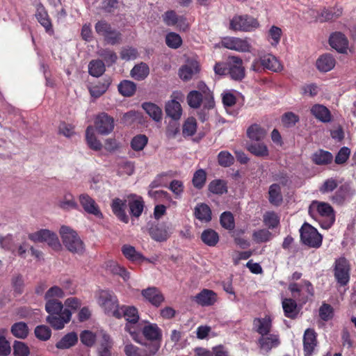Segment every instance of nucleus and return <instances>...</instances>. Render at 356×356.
<instances>
[{
	"label": "nucleus",
	"instance_id": "obj_1",
	"mask_svg": "<svg viewBox=\"0 0 356 356\" xmlns=\"http://www.w3.org/2000/svg\"><path fill=\"white\" fill-rule=\"evenodd\" d=\"M309 213L325 229H328L335 220L334 209L327 202L313 201L309 205Z\"/></svg>",
	"mask_w": 356,
	"mask_h": 356
},
{
	"label": "nucleus",
	"instance_id": "obj_2",
	"mask_svg": "<svg viewBox=\"0 0 356 356\" xmlns=\"http://www.w3.org/2000/svg\"><path fill=\"white\" fill-rule=\"evenodd\" d=\"M121 318L124 317L127 321L124 330L127 332L132 339L136 343H142V336L140 335V325L138 323L139 315L138 310L133 306H122L120 309Z\"/></svg>",
	"mask_w": 356,
	"mask_h": 356
},
{
	"label": "nucleus",
	"instance_id": "obj_3",
	"mask_svg": "<svg viewBox=\"0 0 356 356\" xmlns=\"http://www.w3.org/2000/svg\"><path fill=\"white\" fill-rule=\"evenodd\" d=\"M60 235L65 248L74 254H82L85 250L83 242L76 231L71 227L63 225L60 228Z\"/></svg>",
	"mask_w": 356,
	"mask_h": 356
},
{
	"label": "nucleus",
	"instance_id": "obj_4",
	"mask_svg": "<svg viewBox=\"0 0 356 356\" xmlns=\"http://www.w3.org/2000/svg\"><path fill=\"white\" fill-rule=\"evenodd\" d=\"M97 300L99 305L104 312L117 318H121L120 314V307L116 296L110 291L101 290L97 294Z\"/></svg>",
	"mask_w": 356,
	"mask_h": 356
},
{
	"label": "nucleus",
	"instance_id": "obj_5",
	"mask_svg": "<svg viewBox=\"0 0 356 356\" xmlns=\"http://www.w3.org/2000/svg\"><path fill=\"white\" fill-rule=\"evenodd\" d=\"M29 238L34 243H47L49 247L56 251L61 249V244L57 235L49 229H42L30 233Z\"/></svg>",
	"mask_w": 356,
	"mask_h": 356
},
{
	"label": "nucleus",
	"instance_id": "obj_6",
	"mask_svg": "<svg viewBox=\"0 0 356 356\" xmlns=\"http://www.w3.org/2000/svg\"><path fill=\"white\" fill-rule=\"evenodd\" d=\"M300 232L301 241L304 244L312 248H318L321 245L322 236L314 227L305 223Z\"/></svg>",
	"mask_w": 356,
	"mask_h": 356
},
{
	"label": "nucleus",
	"instance_id": "obj_7",
	"mask_svg": "<svg viewBox=\"0 0 356 356\" xmlns=\"http://www.w3.org/2000/svg\"><path fill=\"white\" fill-rule=\"evenodd\" d=\"M141 344H145L147 348H139L131 343H126L124 347L126 356H154L160 349L159 343H150L147 346L142 342Z\"/></svg>",
	"mask_w": 356,
	"mask_h": 356
},
{
	"label": "nucleus",
	"instance_id": "obj_8",
	"mask_svg": "<svg viewBox=\"0 0 356 356\" xmlns=\"http://www.w3.org/2000/svg\"><path fill=\"white\" fill-rule=\"evenodd\" d=\"M259 26L256 19L248 15H236L230 21L229 28L234 31H251Z\"/></svg>",
	"mask_w": 356,
	"mask_h": 356
},
{
	"label": "nucleus",
	"instance_id": "obj_9",
	"mask_svg": "<svg viewBox=\"0 0 356 356\" xmlns=\"http://www.w3.org/2000/svg\"><path fill=\"white\" fill-rule=\"evenodd\" d=\"M350 265L344 257L336 259L334 267V277L341 286L346 285L350 280Z\"/></svg>",
	"mask_w": 356,
	"mask_h": 356
},
{
	"label": "nucleus",
	"instance_id": "obj_10",
	"mask_svg": "<svg viewBox=\"0 0 356 356\" xmlns=\"http://www.w3.org/2000/svg\"><path fill=\"white\" fill-rule=\"evenodd\" d=\"M222 45L229 49L238 52H250L251 44L247 38L226 37L222 40Z\"/></svg>",
	"mask_w": 356,
	"mask_h": 356
},
{
	"label": "nucleus",
	"instance_id": "obj_11",
	"mask_svg": "<svg viewBox=\"0 0 356 356\" xmlns=\"http://www.w3.org/2000/svg\"><path fill=\"white\" fill-rule=\"evenodd\" d=\"M228 74L234 80H241L245 76L243 60L238 56H229L227 60Z\"/></svg>",
	"mask_w": 356,
	"mask_h": 356
},
{
	"label": "nucleus",
	"instance_id": "obj_12",
	"mask_svg": "<svg viewBox=\"0 0 356 356\" xmlns=\"http://www.w3.org/2000/svg\"><path fill=\"white\" fill-rule=\"evenodd\" d=\"M79 201L84 211L87 213L92 215L98 218H102L103 217L99 207L95 200L88 194H81L79 197Z\"/></svg>",
	"mask_w": 356,
	"mask_h": 356
},
{
	"label": "nucleus",
	"instance_id": "obj_13",
	"mask_svg": "<svg viewBox=\"0 0 356 356\" xmlns=\"http://www.w3.org/2000/svg\"><path fill=\"white\" fill-rule=\"evenodd\" d=\"M95 127L102 135L111 134L114 129V120L106 113L98 115L95 119Z\"/></svg>",
	"mask_w": 356,
	"mask_h": 356
},
{
	"label": "nucleus",
	"instance_id": "obj_14",
	"mask_svg": "<svg viewBox=\"0 0 356 356\" xmlns=\"http://www.w3.org/2000/svg\"><path fill=\"white\" fill-rule=\"evenodd\" d=\"M143 337L151 343H159L161 345L162 331L156 323H147L143 327L140 325Z\"/></svg>",
	"mask_w": 356,
	"mask_h": 356
},
{
	"label": "nucleus",
	"instance_id": "obj_15",
	"mask_svg": "<svg viewBox=\"0 0 356 356\" xmlns=\"http://www.w3.org/2000/svg\"><path fill=\"white\" fill-rule=\"evenodd\" d=\"M35 15L38 22L45 29V31L48 34L52 35L54 34V29L51 19L45 8L41 3L36 4V11Z\"/></svg>",
	"mask_w": 356,
	"mask_h": 356
},
{
	"label": "nucleus",
	"instance_id": "obj_16",
	"mask_svg": "<svg viewBox=\"0 0 356 356\" xmlns=\"http://www.w3.org/2000/svg\"><path fill=\"white\" fill-rule=\"evenodd\" d=\"M71 316V312L67 309H65L63 312L58 314H51V316H48L47 321L54 329L60 330L64 327L65 323L70 321Z\"/></svg>",
	"mask_w": 356,
	"mask_h": 356
},
{
	"label": "nucleus",
	"instance_id": "obj_17",
	"mask_svg": "<svg viewBox=\"0 0 356 356\" xmlns=\"http://www.w3.org/2000/svg\"><path fill=\"white\" fill-rule=\"evenodd\" d=\"M193 300L198 305L207 307L213 305L217 302L218 296L213 291L204 289L198 293Z\"/></svg>",
	"mask_w": 356,
	"mask_h": 356
},
{
	"label": "nucleus",
	"instance_id": "obj_18",
	"mask_svg": "<svg viewBox=\"0 0 356 356\" xmlns=\"http://www.w3.org/2000/svg\"><path fill=\"white\" fill-rule=\"evenodd\" d=\"M330 46L339 53H346L348 47V41L341 32L332 33L329 39Z\"/></svg>",
	"mask_w": 356,
	"mask_h": 356
},
{
	"label": "nucleus",
	"instance_id": "obj_19",
	"mask_svg": "<svg viewBox=\"0 0 356 356\" xmlns=\"http://www.w3.org/2000/svg\"><path fill=\"white\" fill-rule=\"evenodd\" d=\"M127 204L130 214L136 218L139 217L144 209V202L140 196L131 194L127 196Z\"/></svg>",
	"mask_w": 356,
	"mask_h": 356
},
{
	"label": "nucleus",
	"instance_id": "obj_20",
	"mask_svg": "<svg viewBox=\"0 0 356 356\" xmlns=\"http://www.w3.org/2000/svg\"><path fill=\"white\" fill-rule=\"evenodd\" d=\"M163 21L167 26H177L182 29L188 27L184 16L177 15L173 10H168L162 15Z\"/></svg>",
	"mask_w": 356,
	"mask_h": 356
},
{
	"label": "nucleus",
	"instance_id": "obj_21",
	"mask_svg": "<svg viewBox=\"0 0 356 356\" xmlns=\"http://www.w3.org/2000/svg\"><path fill=\"white\" fill-rule=\"evenodd\" d=\"M146 300L155 307H159L165 298L160 290L156 287H149L141 292Z\"/></svg>",
	"mask_w": 356,
	"mask_h": 356
},
{
	"label": "nucleus",
	"instance_id": "obj_22",
	"mask_svg": "<svg viewBox=\"0 0 356 356\" xmlns=\"http://www.w3.org/2000/svg\"><path fill=\"white\" fill-rule=\"evenodd\" d=\"M122 252L128 260L134 263L153 262V261L144 257L142 253L138 252L134 246L130 245H124L122 247Z\"/></svg>",
	"mask_w": 356,
	"mask_h": 356
},
{
	"label": "nucleus",
	"instance_id": "obj_23",
	"mask_svg": "<svg viewBox=\"0 0 356 356\" xmlns=\"http://www.w3.org/2000/svg\"><path fill=\"white\" fill-rule=\"evenodd\" d=\"M316 345V333L312 329H307L303 336V346L305 356H311Z\"/></svg>",
	"mask_w": 356,
	"mask_h": 356
},
{
	"label": "nucleus",
	"instance_id": "obj_24",
	"mask_svg": "<svg viewBox=\"0 0 356 356\" xmlns=\"http://www.w3.org/2000/svg\"><path fill=\"white\" fill-rule=\"evenodd\" d=\"M259 344L262 351L268 353L280 344L279 336L274 333L263 335L259 339Z\"/></svg>",
	"mask_w": 356,
	"mask_h": 356
},
{
	"label": "nucleus",
	"instance_id": "obj_25",
	"mask_svg": "<svg viewBox=\"0 0 356 356\" xmlns=\"http://www.w3.org/2000/svg\"><path fill=\"white\" fill-rule=\"evenodd\" d=\"M199 64L195 60H188L179 70V77L184 81L191 79L199 72Z\"/></svg>",
	"mask_w": 356,
	"mask_h": 356
},
{
	"label": "nucleus",
	"instance_id": "obj_26",
	"mask_svg": "<svg viewBox=\"0 0 356 356\" xmlns=\"http://www.w3.org/2000/svg\"><path fill=\"white\" fill-rule=\"evenodd\" d=\"M127 198L124 200L120 198H115L111 204L112 211L114 214L122 222L127 223L129 217L126 214L125 208L127 206Z\"/></svg>",
	"mask_w": 356,
	"mask_h": 356
},
{
	"label": "nucleus",
	"instance_id": "obj_27",
	"mask_svg": "<svg viewBox=\"0 0 356 356\" xmlns=\"http://www.w3.org/2000/svg\"><path fill=\"white\" fill-rule=\"evenodd\" d=\"M311 113L319 121L322 122H329L331 121V113L328 108L319 104L313 105L310 108Z\"/></svg>",
	"mask_w": 356,
	"mask_h": 356
},
{
	"label": "nucleus",
	"instance_id": "obj_28",
	"mask_svg": "<svg viewBox=\"0 0 356 356\" xmlns=\"http://www.w3.org/2000/svg\"><path fill=\"white\" fill-rule=\"evenodd\" d=\"M197 91L200 92L204 96V109L209 110L213 108L214 107L215 102L213 93L209 88L202 81L197 83Z\"/></svg>",
	"mask_w": 356,
	"mask_h": 356
},
{
	"label": "nucleus",
	"instance_id": "obj_29",
	"mask_svg": "<svg viewBox=\"0 0 356 356\" xmlns=\"http://www.w3.org/2000/svg\"><path fill=\"white\" fill-rule=\"evenodd\" d=\"M254 328L261 336L270 333L272 321L269 316L255 318L253 322Z\"/></svg>",
	"mask_w": 356,
	"mask_h": 356
},
{
	"label": "nucleus",
	"instance_id": "obj_30",
	"mask_svg": "<svg viewBox=\"0 0 356 356\" xmlns=\"http://www.w3.org/2000/svg\"><path fill=\"white\" fill-rule=\"evenodd\" d=\"M335 63L334 57L330 54H325L317 59L316 65L319 71L327 72L334 67Z\"/></svg>",
	"mask_w": 356,
	"mask_h": 356
},
{
	"label": "nucleus",
	"instance_id": "obj_31",
	"mask_svg": "<svg viewBox=\"0 0 356 356\" xmlns=\"http://www.w3.org/2000/svg\"><path fill=\"white\" fill-rule=\"evenodd\" d=\"M262 57L264 70H268L276 72L282 70V65L275 56L268 54L262 56Z\"/></svg>",
	"mask_w": 356,
	"mask_h": 356
},
{
	"label": "nucleus",
	"instance_id": "obj_32",
	"mask_svg": "<svg viewBox=\"0 0 356 356\" xmlns=\"http://www.w3.org/2000/svg\"><path fill=\"white\" fill-rule=\"evenodd\" d=\"M165 112L172 120H178L182 113L181 104L179 102L172 99L166 104Z\"/></svg>",
	"mask_w": 356,
	"mask_h": 356
},
{
	"label": "nucleus",
	"instance_id": "obj_33",
	"mask_svg": "<svg viewBox=\"0 0 356 356\" xmlns=\"http://www.w3.org/2000/svg\"><path fill=\"white\" fill-rule=\"evenodd\" d=\"M58 206L63 210L76 209L78 204L71 193H65L58 201Z\"/></svg>",
	"mask_w": 356,
	"mask_h": 356
},
{
	"label": "nucleus",
	"instance_id": "obj_34",
	"mask_svg": "<svg viewBox=\"0 0 356 356\" xmlns=\"http://www.w3.org/2000/svg\"><path fill=\"white\" fill-rule=\"evenodd\" d=\"M106 268L112 274L120 275L124 281L128 280L130 277L129 273L114 261H108L106 264Z\"/></svg>",
	"mask_w": 356,
	"mask_h": 356
},
{
	"label": "nucleus",
	"instance_id": "obj_35",
	"mask_svg": "<svg viewBox=\"0 0 356 356\" xmlns=\"http://www.w3.org/2000/svg\"><path fill=\"white\" fill-rule=\"evenodd\" d=\"M149 234L156 241H165L170 236L168 229L165 225H158L151 227Z\"/></svg>",
	"mask_w": 356,
	"mask_h": 356
},
{
	"label": "nucleus",
	"instance_id": "obj_36",
	"mask_svg": "<svg viewBox=\"0 0 356 356\" xmlns=\"http://www.w3.org/2000/svg\"><path fill=\"white\" fill-rule=\"evenodd\" d=\"M149 73V68L145 63L136 65L131 70V76L135 80H144Z\"/></svg>",
	"mask_w": 356,
	"mask_h": 356
},
{
	"label": "nucleus",
	"instance_id": "obj_37",
	"mask_svg": "<svg viewBox=\"0 0 356 356\" xmlns=\"http://www.w3.org/2000/svg\"><path fill=\"white\" fill-rule=\"evenodd\" d=\"M86 139L88 146L94 150H100L102 147V143L97 140L94 128L92 126L87 127L86 131Z\"/></svg>",
	"mask_w": 356,
	"mask_h": 356
},
{
	"label": "nucleus",
	"instance_id": "obj_38",
	"mask_svg": "<svg viewBox=\"0 0 356 356\" xmlns=\"http://www.w3.org/2000/svg\"><path fill=\"white\" fill-rule=\"evenodd\" d=\"M195 216L200 220L207 222L211 220V211L206 204H197L195 209Z\"/></svg>",
	"mask_w": 356,
	"mask_h": 356
},
{
	"label": "nucleus",
	"instance_id": "obj_39",
	"mask_svg": "<svg viewBox=\"0 0 356 356\" xmlns=\"http://www.w3.org/2000/svg\"><path fill=\"white\" fill-rule=\"evenodd\" d=\"M143 108L156 122L161 121L162 118V110L157 105L145 102L143 104Z\"/></svg>",
	"mask_w": 356,
	"mask_h": 356
},
{
	"label": "nucleus",
	"instance_id": "obj_40",
	"mask_svg": "<svg viewBox=\"0 0 356 356\" xmlns=\"http://www.w3.org/2000/svg\"><path fill=\"white\" fill-rule=\"evenodd\" d=\"M248 138L252 140H261L266 135V131L259 125L254 124L251 125L247 130Z\"/></svg>",
	"mask_w": 356,
	"mask_h": 356
},
{
	"label": "nucleus",
	"instance_id": "obj_41",
	"mask_svg": "<svg viewBox=\"0 0 356 356\" xmlns=\"http://www.w3.org/2000/svg\"><path fill=\"white\" fill-rule=\"evenodd\" d=\"M331 153L322 149L318 150L312 155V161L316 165H327L332 161Z\"/></svg>",
	"mask_w": 356,
	"mask_h": 356
},
{
	"label": "nucleus",
	"instance_id": "obj_42",
	"mask_svg": "<svg viewBox=\"0 0 356 356\" xmlns=\"http://www.w3.org/2000/svg\"><path fill=\"white\" fill-rule=\"evenodd\" d=\"M78 337L74 332H70L65 335L58 342L56 346L58 349H67L73 346L77 342Z\"/></svg>",
	"mask_w": 356,
	"mask_h": 356
},
{
	"label": "nucleus",
	"instance_id": "obj_43",
	"mask_svg": "<svg viewBox=\"0 0 356 356\" xmlns=\"http://www.w3.org/2000/svg\"><path fill=\"white\" fill-rule=\"evenodd\" d=\"M282 308L284 314L288 318H295L297 315V304L291 298H284L282 300Z\"/></svg>",
	"mask_w": 356,
	"mask_h": 356
},
{
	"label": "nucleus",
	"instance_id": "obj_44",
	"mask_svg": "<svg viewBox=\"0 0 356 356\" xmlns=\"http://www.w3.org/2000/svg\"><path fill=\"white\" fill-rule=\"evenodd\" d=\"M187 102L190 107L197 108L202 104L204 106V96L200 92L192 90L187 95Z\"/></svg>",
	"mask_w": 356,
	"mask_h": 356
},
{
	"label": "nucleus",
	"instance_id": "obj_45",
	"mask_svg": "<svg viewBox=\"0 0 356 356\" xmlns=\"http://www.w3.org/2000/svg\"><path fill=\"white\" fill-rule=\"evenodd\" d=\"M202 241L209 246H215L219 240L218 233L211 229H208L204 230L201 235Z\"/></svg>",
	"mask_w": 356,
	"mask_h": 356
},
{
	"label": "nucleus",
	"instance_id": "obj_46",
	"mask_svg": "<svg viewBox=\"0 0 356 356\" xmlns=\"http://www.w3.org/2000/svg\"><path fill=\"white\" fill-rule=\"evenodd\" d=\"M273 238L272 233L266 229L254 230L252 233V239L257 243H266Z\"/></svg>",
	"mask_w": 356,
	"mask_h": 356
},
{
	"label": "nucleus",
	"instance_id": "obj_47",
	"mask_svg": "<svg viewBox=\"0 0 356 356\" xmlns=\"http://www.w3.org/2000/svg\"><path fill=\"white\" fill-rule=\"evenodd\" d=\"M269 201L274 205H279L282 201L281 189L278 184H272L269 188Z\"/></svg>",
	"mask_w": 356,
	"mask_h": 356
},
{
	"label": "nucleus",
	"instance_id": "obj_48",
	"mask_svg": "<svg viewBox=\"0 0 356 356\" xmlns=\"http://www.w3.org/2000/svg\"><path fill=\"white\" fill-rule=\"evenodd\" d=\"M136 84L128 80H124L118 85V90L120 93L124 97H130L134 95L136 91Z\"/></svg>",
	"mask_w": 356,
	"mask_h": 356
},
{
	"label": "nucleus",
	"instance_id": "obj_49",
	"mask_svg": "<svg viewBox=\"0 0 356 356\" xmlns=\"http://www.w3.org/2000/svg\"><path fill=\"white\" fill-rule=\"evenodd\" d=\"M247 149L257 156L264 157L268 155V147L264 143H251L248 145Z\"/></svg>",
	"mask_w": 356,
	"mask_h": 356
},
{
	"label": "nucleus",
	"instance_id": "obj_50",
	"mask_svg": "<svg viewBox=\"0 0 356 356\" xmlns=\"http://www.w3.org/2000/svg\"><path fill=\"white\" fill-rule=\"evenodd\" d=\"M46 301L45 309L49 316L58 314L63 312V304L58 300H49Z\"/></svg>",
	"mask_w": 356,
	"mask_h": 356
},
{
	"label": "nucleus",
	"instance_id": "obj_51",
	"mask_svg": "<svg viewBox=\"0 0 356 356\" xmlns=\"http://www.w3.org/2000/svg\"><path fill=\"white\" fill-rule=\"evenodd\" d=\"M88 70L90 75L100 76L105 71V65L100 60H92L88 65Z\"/></svg>",
	"mask_w": 356,
	"mask_h": 356
},
{
	"label": "nucleus",
	"instance_id": "obj_52",
	"mask_svg": "<svg viewBox=\"0 0 356 356\" xmlns=\"http://www.w3.org/2000/svg\"><path fill=\"white\" fill-rule=\"evenodd\" d=\"M264 222L269 229L275 228L280 223V217L274 211H267L264 215Z\"/></svg>",
	"mask_w": 356,
	"mask_h": 356
},
{
	"label": "nucleus",
	"instance_id": "obj_53",
	"mask_svg": "<svg viewBox=\"0 0 356 356\" xmlns=\"http://www.w3.org/2000/svg\"><path fill=\"white\" fill-rule=\"evenodd\" d=\"M11 332L15 337L24 339L28 335L29 328L25 323L19 322L12 326Z\"/></svg>",
	"mask_w": 356,
	"mask_h": 356
},
{
	"label": "nucleus",
	"instance_id": "obj_54",
	"mask_svg": "<svg viewBox=\"0 0 356 356\" xmlns=\"http://www.w3.org/2000/svg\"><path fill=\"white\" fill-rule=\"evenodd\" d=\"M97 54L104 60L108 65H113L118 59L117 54L109 49H100L98 50Z\"/></svg>",
	"mask_w": 356,
	"mask_h": 356
},
{
	"label": "nucleus",
	"instance_id": "obj_55",
	"mask_svg": "<svg viewBox=\"0 0 356 356\" xmlns=\"http://www.w3.org/2000/svg\"><path fill=\"white\" fill-rule=\"evenodd\" d=\"M166 44L172 49H177L182 44V39L181 36L176 33H168L165 36Z\"/></svg>",
	"mask_w": 356,
	"mask_h": 356
},
{
	"label": "nucleus",
	"instance_id": "obj_56",
	"mask_svg": "<svg viewBox=\"0 0 356 356\" xmlns=\"http://www.w3.org/2000/svg\"><path fill=\"white\" fill-rule=\"evenodd\" d=\"M220 224L222 227L228 230H232L235 227L234 216L229 211L223 212L220 216Z\"/></svg>",
	"mask_w": 356,
	"mask_h": 356
},
{
	"label": "nucleus",
	"instance_id": "obj_57",
	"mask_svg": "<svg viewBox=\"0 0 356 356\" xmlns=\"http://www.w3.org/2000/svg\"><path fill=\"white\" fill-rule=\"evenodd\" d=\"M342 14L341 8H337V11L332 13L328 10L324 9L316 17L318 21L321 22L332 20L336 17H339Z\"/></svg>",
	"mask_w": 356,
	"mask_h": 356
},
{
	"label": "nucleus",
	"instance_id": "obj_58",
	"mask_svg": "<svg viewBox=\"0 0 356 356\" xmlns=\"http://www.w3.org/2000/svg\"><path fill=\"white\" fill-rule=\"evenodd\" d=\"M282 29L276 26H272L268 33V39L273 46H276L280 41Z\"/></svg>",
	"mask_w": 356,
	"mask_h": 356
},
{
	"label": "nucleus",
	"instance_id": "obj_59",
	"mask_svg": "<svg viewBox=\"0 0 356 356\" xmlns=\"http://www.w3.org/2000/svg\"><path fill=\"white\" fill-rule=\"evenodd\" d=\"M209 190L215 194H223L227 192V186L224 181L216 179L209 184Z\"/></svg>",
	"mask_w": 356,
	"mask_h": 356
},
{
	"label": "nucleus",
	"instance_id": "obj_60",
	"mask_svg": "<svg viewBox=\"0 0 356 356\" xmlns=\"http://www.w3.org/2000/svg\"><path fill=\"white\" fill-rule=\"evenodd\" d=\"M218 161L222 167H229L234 163V156L227 151H222L218 155Z\"/></svg>",
	"mask_w": 356,
	"mask_h": 356
},
{
	"label": "nucleus",
	"instance_id": "obj_61",
	"mask_svg": "<svg viewBox=\"0 0 356 356\" xmlns=\"http://www.w3.org/2000/svg\"><path fill=\"white\" fill-rule=\"evenodd\" d=\"M148 141L147 137L145 135H138L133 138L131 146L135 151H140L144 149Z\"/></svg>",
	"mask_w": 356,
	"mask_h": 356
},
{
	"label": "nucleus",
	"instance_id": "obj_62",
	"mask_svg": "<svg viewBox=\"0 0 356 356\" xmlns=\"http://www.w3.org/2000/svg\"><path fill=\"white\" fill-rule=\"evenodd\" d=\"M134 172V163L131 161H121L118 163V173L122 175H131Z\"/></svg>",
	"mask_w": 356,
	"mask_h": 356
},
{
	"label": "nucleus",
	"instance_id": "obj_63",
	"mask_svg": "<svg viewBox=\"0 0 356 356\" xmlns=\"http://www.w3.org/2000/svg\"><path fill=\"white\" fill-rule=\"evenodd\" d=\"M196 129L197 123L195 119L189 118L183 125V134L187 136H193L195 133Z\"/></svg>",
	"mask_w": 356,
	"mask_h": 356
},
{
	"label": "nucleus",
	"instance_id": "obj_64",
	"mask_svg": "<svg viewBox=\"0 0 356 356\" xmlns=\"http://www.w3.org/2000/svg\"><path fill=\"white\" fill-rule=\"evenodd\" d=\"M15 356H29L30 351L29 347L22 341H15L13 345Z\"/></svg>",
	"mask_w": 356,
	"mask_h": 356
}]
</instances>
